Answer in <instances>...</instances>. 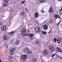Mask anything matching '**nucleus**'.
<instances>
[{
    "label": "nucleus",
    "instance_id": "nucleus-1",
    "mask_svg": "<svg viewBox=\"0 0 62 62\" xmlns=\"http://www.w3.org/2000/svg\"><path fill=\"white\" fill-rule=\"evenodd\" d=\"M9 0H4V2L5 3L4 4L3 7H8V3L9 2Z\"/></svg>",
    "mask_w": 62,
    "mask_h": 62
},
{
    "label": "nucleus",
    "instance_id": "nucleus-2",
    "mask_svg": "<svg viewBox=\"0 0 62 62\" xmlns=\"http://www.w3.org/2000/svg\"><path fill=\"white\" fill-rule=\"evenodd\" d=\"M24 37H25L26 36H29L28 37L30 38L31 40H33V38L32 37H33V36H34V34H33L30 33L29 35L28 34H26L25 35H24Z\"/></svg>",
    "mask_w": 62,
    "mask_h": 62
},
{
    "label": "nucleus",
    "instance_id": "nucleus-3",
    "mask_svg": "<svg viewBox=\"0 0 62 62\" xmlns=\"http://www.w3.org/2000/svg\"><path fill=\"white\" fill-rule=\"evenodd\" d=\"M16 48L15 47L12 48L11 50H10L9 53L11 55H12L14 54V51L16 50Z\"/></svg>",
    "mask_w": 62,
    "mask_h": 62
},
{
    "label": "nucleus",
    "instance_id": "nucleus-4",
    "mask_svg": "<svg viewBox=\"0 0 62 62\" xmlns=\"http://www.w3.org/2000/svg\"><path fill=\"white\" fill-rule=\"evenodd\" d=\"M43 54L44 55H47L49 54V51L47 50H45L44 51Z\"/></svg>",
    "mask_w": 62,
    "mask_h": 62
},
{
    "label": "nucleus",
    "instance_id": "nucleus-5",
    "mask_svg": "<svg viewBox=\"0 0 62 62\" xmlns=\"http://www.w3.org/2000/svg\"><path fill=\"white\" fill-rule=\"evenodd\" d=\"M29 50V49L28 48H25L24 49V51L25 53H27L28 52V51Z\"/></svg>",
    "mask_w": 62,
    "mask_h": 62
},
{
    "label": "nucleus",
    "instance_id": "nucleus-6",
    "mask_svg": "<svg viewBox=\"0 0 62 62\" xmlns=\"http://www.w3.org/2000/svg\"><path fill=\"white\" fill-rule=\"evenodd\" d=\"M43 29L44 30H46L47 29H48V26L46 24H45L44 25L43 27Z\"/></svg>",
    "mask_w": 62,
    "mask_h": 62
},
{
    "label": "nucleus",
    "instance_id": "nucleus-7",
    "mask_svg": "<svg viewBox=\"0 0 62 62\" xmlns=\"http://www.w3.org/2000/svg\"><path fill=\"white\" fill-rule=\"evenodd\" d=\"M27 58V56L26 55H23L21 57L22 59L23 60H25Z\"/></svg>",
    "mask_w": 62,
    "mask_h": 62
},
{
    "label": "nucleus",
    "instance_id": "nucleus-8",
    "mask_svg": "<svg viewBox=\"0 0 62 62\" xmlns=\"http://www.w3.org/2000/svg\"><path fill=\"white\" fill-rule=\"evenodd\" d=\"M1 30L3 31H5L6 30V27L4 26H2L1 27Z\"/></svg>",
    "mask_w": 62,
    "mask_h": 62
},
{
    "label": "nucleus",
    "instance_id": "nucleus-9",
    "mask_svg": "<svg viewBox=\"0 0 62 62\" xmlns=\"http://www.w3.org/2000/svg\"><path fill=\"white\" fill-rule=\"evenodd\" d=\"M26 29L25 28H23L22 29V32H21V34L22 35H24V33L26 32Z\"/></svg>",
    "mask_w": 62,
    "mask_h": 62
},
{
    "label": "nucleus",
    "instance_id": "nucleus-10",
    "mask_svg": "<svg viewBox=\"0 0 62 62\" xmlns=\"http://www.w3.org/2000/svg\"><path fill=\"white\" fill-rule=\"evenodd\" d=\"M35 18H38L39 16V13L37 12H36L35 13Z\"/></svg>",
    "mask_w": 62,
    "mask_h": 62
},
{
    "label": "nucleus",
    "instance_id": "nucleus-11",
    "mask_svg": "<svg viewBox=\"0 0 62 62\" xmlns=\"http://www.w3.org/2000/svg\"><path fill=\"white\" fill-rule=\"evenodd\" d=\"M49 48L50 50L51 51H54V47L53 46H50Z\"/></svg>",
    "mask_w": 62,
    "mask_h": 62
},
{
    "label": "nucleus",
    "instance_id": "nucleus-12",
    "mask_svg": "<svg viewBox=\"0 0 62 62\" xmlns=\"http://www.w3.org/2000/svg\"><path fill=\"white\" fill-rule=\"evenodd\" d=\"M61 38H58L57 39V41L58 43H60L61 41Z\"/></svg>",
    "mask_w": 62,
    "mask_h": 62
},
{
    "label": "nucleus",
    "instance_id": "nucleus-13",
    "mask_svg": "<svg viewBox=\"0 0 62 62\" xmlns=\"http://www.w3.org/2000/svg\"><path fill=\"white\" fill-rule=\"evenodd\" d=\"M56 51L57 52H61L62 54V51H61V49L59 48L58 47H57L56 48Z\"/></svg>",
    "mask_w": 62,
    "mask_h": 62
},
{
    "label": "nucleus",
    "instance_id": "nucleus-14",
    "mask_svg": "<svg viewBox=\"0 0 62 62\" xmlns=\"http://www.w3.org/2000/svg\"><path fill=\"white\" fill-rule=\"evenodd\" d=\"M54 17H55V18H59V19H60V18L59 16L58 15H57L56 14H55L54 15Z\"/></svg>",
    "mask_w": 62,
    "mask_h": 62
},
{
    "label": "nucleus",
    "instance_id": "nucleus-15",
    "mask_svg": "<svg viewBox=\"0 0 62 62\" xmlns=\"http://www.w3.org/2000/svg\"><path fill=\"white\" fill-rule=\"evenodd\" d=\"M49 12L51 13L53 12V9L51 7L50 8V9L49 11Z\"/></svg>",
    "mask_w": 62,
    "mask_h": 62
},
{
    "label": "nucleus",
    "instance_id": "nucleus-16",
    "mask_svg": "<svg viewBox=\"0 0 62 62\" xmlns=\"http://www.w3.org/2000/svg\"><path fill=\"white\" fill-rule=\"evenodd\" d=\"M3 39L4 40H7V39H8V38L6 36H4L3 37Z\"/></svg>",
    "mask_w": 62,
    "mask_h": 62
},
{
    "label": "nucleus",
    "instance_id": "nucleus-17",
    "mask_svg": "<svg viewBox=\"0 0 62 62\" xmlns=\"http://www.w3.org/2000/svg\"><path fill=\"white\" fill-rule=\"evenodd\" d=\"M42 33L43 34V35H46L47 34V32L46 31H42Z\"/></svg>",
    "mask_w": 62,
    "mask_h": 62
},
{
    "label": "nucleus",
    "instance_id": "nucleus-18",
    "mask_svg": "<svg viewBox=\"0 0 62 62\" xmlns=\"http://www.w3.org/2000/svg\"><path fill=\"white\" fill-rule=\"evenodd\" d=\"M37 59L36 58H34L33 59V61L34 62H36V61H37Z\"/></svg>",
    "mask_w": 62,
    "mask_h": 62
},
{
    "label": "nucleus",
    "instance_id": "nucleus-19",
    "mask_svg": "<svg viewBox=\"0 0 62 62\" xmlns=\"http://www.w3.org/2000/svg\"><path fill=\"white\" fill-rule=\"evenodd\" d=\"M19 43H20V40H17L16 41V44L17 45V44H19Z\"/></svg>",
    "mask_w": 62,
    "mask_h": 62
},
{
    "label": "nucleus",
    "instance_id": "nucleus-20",
    "mask_svg": "<svg viewBox=\"0 0 62 62\" xmlns=\"http://www.w3.org/2000/svg\"><path fill=\"white\" fill-rule=\"evenodd\" d=\"M12 56H9L8 58V59L9 60H11V59L12 58Z\"/></svg>",
    "mask_w": 62,
    "mask_h": 62
},
{
    "label": "nucleus",
    "instance_id": "nucleus-21",
    "mask_svg": "<svg viewBox=\"0 0 62 62\" xmlns=\"http://www.w3.org/2000/svg\"><path fill=\"white\" fill-rule=\"evenodd\" d=\"M5 48L6 49H7L8 48V46L7 44H6L5 45Z\"/></svg>",
    "mask_w": 62,
    "mask_h": 62
},
{
    "label": "nucleus",
    "instance_id": "nucleus-22",
    "mask_svg": "<svg viewBox=\"0 0 62 62\" xmlns=\"http://www.w3.org/2000/svg\"><path fill=\"white\" fill-rule=\"evenodd\" d=\"M29 54H32V52L31 51H29V50L28 51V52Z\"/></svg>",
    "mask_w": 62,
    "mask_h": 62
},
{
    "label": "nucleus",
    "instance_id": "nucleus-23",
    "mask_svg": "<svg viewBox=\"0 0 62 62\" xmlns=\"http://www.w3.org/2000/svg\"><path fill=\"white\" fill-rule=\"evenodd\" d=\"M50 23L51 24H52V23H53V20L52 19H51L50 21Z\"/></svg>",
    "mask_w": 62,
    "mask_h": 62
},
{
    "label": "nucleus",
    "instance_id": "nucleus-24",
    "mask_svg": "<svg viewBox=\"0 0 62 62\" xmlns=\"http://www.w3.org/2000/svg\"><path fill=\"white\" fill-rule=\"evenodd\" d=\"M40 32V28L39 27V28H38V29L37 32Z\"/></svg>",
    "mask_w": 62,
    "mask_h": 62
},
{
    "label": "nucleus",
    "instance_id": "nucleus-25",
    "mask_svg": "<svg viewBox=\"0 0 62 62\" xmlns=\"http://www.w3.org/2000/svg\"><path fill=\"white\" fill-rule=\"evenodd\" d=\"M41 2L42 3H44L45 2V0H40Z\"/></svg>",
    "mask_w": 62,
    "mask_h": 62
},
{
    "label": "nucleus",
    "instance_id": "nucleus-26",
    "mask_svg": "<svg viewBox=\"0 0 62 62\" xmlns=\"http://www.w3.org/2000/svg\"><path fill=\"white\" fill-rule=\"evenodd\" d=\"M38 28H39V27H37L35 29V31L36 32H37L38 31Z\"/></svg>",
    "mask_w": 62,
    "mask_h": 62
},
{
    "label": "nucleus",
    "instance_id": "nucleus-27",
    "mask_svg": "<svg viewBox=\"0 0 62 62\" xmlns=\"http://www.w3.org/2000/svg\"><path fill=\"white\" fill-rule=\"evenodd\" d=\"M39 42L38 41H37L36 42V45H38V44H39Z\"/></svg>",
    "mask_w": 62,
    "mask_h": 62
},
{
    "label": "nucleus",
    "instance_id": "nucleus-28",
    "mask_svg": "<svg viewBox=\"0 0 62 62\" xmlns=\"http://www.w3.org/2000/svg\"><path fill=\"white\" fill-rule=\"evenodd\" d=\"M56 57H58V58H60V56H59L57 55H56Z\"/></svg>",
    "mask_w": 62,
    "mask_h": 62
},
{
    "label": "nucleus",
    "instance_id": "nucleus-29",
    "mask_svg": "<svg viewBox=\"0 0 62 62\" xmlns=\"http://www.w3.org/2000/svg\"><path fill=\"white\" fill-rule=\"evenodd\" d=\"M25 0H24V1H23L22 2H21V3L22 4H24V2H25Z\"/></svg>",
    "mask_w": 62,
    "mask_h": 62
},
{
    "label": "nucleus",
    "instance_id": "nucleus-30",
    "mask_svg": "<svg viewBox=\"0 0 62 62\" xmlns=\"http://www.w3.org/2000/svg\"><path fill=\"white\" fill-rule=\"evenodd\" d=\"M10 34H11V35H13V34H14V32L12 31V32H11L10 33Z\"/></svg>",
    "mask_w": 62,
    "mask_h": 62
},
{
    "label": "nucleus",
    "instance_id": "nucleus-31",
    "mask_svg": "<svg viewBox=\"0 0 62 62\" xmlns=\"http://www.w3.org/2000/svg\"><path fill=\"white\" fill-rule=\"evenodd\" d=\"M54 42H55L57 40V39H56V38H55L54 39Z\"/></svg>",
    "mask_w": 62,
    "mask_h": 62
},
{
    "label": "nucleus",
    "instance_id": "nucleus-32",
    "mask_svg": "<svg viewBox=\"0 0 62 62\" xmlns=\"http://www.w3.org/2000/svg\"><path fill=\"white\" fill-rule=\"evenodd\" d=\"M24 14V13H23V12H22V13L21 14V15H23Z\"/></svg>",
    "mask_w": 62,
    "mask_h": 62
},
{
    "label": "nucleus",
    "instance_id": "nucleus-33",
    "mask_svg": "<svg viewBox=\"0 0 62 62\" xmlns=\"http://www.w3.org/2000/svg\"><path fill=\"white\" fill-rule=\"evenodd\" d=\"M55 55V54H53V55H52V57H54V55Z\"/></svg>",
    "mask_w": 62,
    "mask_h": 62
},
{
    "label": "nucleus",
    "instance_id": "nucleus-34",
    "mask_svg": "<svg viewBox=\"0 0 62 62\" xmlns=\"http://www.w3.org/2000/svg\"><path fill=\"white\" fill-rule=\"evenodd\" d=\"M60 22H61V21H60V22H59V23H58L57 24V25H58V24H59V23H60Z\"/></svg>",
    "mask_w": 62,
    "mask_h": 62
},
{
    "label": "nucleus",
    "instance_id": "nucleus-35",
    "mask_svg": "<svg viewBox=\"0 0 62 62\" xmlns=\"http://www.w3.org/2000/svg\"><path fill=\"white\" fill-rule=\"evenodd\" d=\"M2 24V23L1 22L0 23V25H1Z\"/></svg>",
    "mask_w": 62,
    "mask_h": 62
},
{
    "label": "nucleus",
    "instance_id": "nucleus-36",
    "mask_svg": "<svg viewBox=\"0 0 62 62\" xmlns=\"http://www.w3.org/2000/svg\"><path fill=\"white\" fill-rule=\"evenodd\" d=\"M42 62H44V61L43 60H42Z\"/></svg>",
    "mask_w": 62,
    "mask_h": 62
},
{
    "label": "nucleus",
    "instance_id": "nucleus-37",
    "mask_svg": "<svg viewBox=\"0 0 62 62\" xmlns=\"http://www.w3.org/2000/svg\"><path fill=\"white\" fill-rule=\"evenodd\" d=\"M51 31H50L49 32H48V33H51Z\"/></svg>",
    "mask_w": 62,
    "mask_h": 62
},
{
    "label": "nucleus",
    "instance_id": "nucleus-38",
    "mask_svg": "<svg viewBox=\"0 0 62 62\" xmlns=\"http://www.w3.org/2000/svg\"><path fill=\"white\" fill-rule=\"evenodd\" d=\"M42 13H44V12L43 11V10H42Z\"/></svg>",
    "mask_w": 62,
    "mask_h": 62
},
{
    "label": "nucleus",
    "instance_id": "nucleus-39",
    "mask_svg": "<svg viewBox=\"0 0 62 62\" xmlns=\"http://www.w3.org/2000/svg\"><path fill=\"white\" fill-rule=\"evenodd\" d=\"M30 31L29 30H28V32H29Z\"/></svg>",
    "mask_w": 62,
    "mask_h": 62
},
{
    "label": "nucleus",
    "instance_id": "nucleus-40",
    "mask_svg": "<svg viewBox=\"0 0 62 62\" xmlns=\"http://www.w3.org/2000/svg\"><path fill=\"white\" fill-rule=\"evenodd\" d=\"M58 1H61V0H58Z\"/></svg>",
    "mask_w": 62,
    "mask_h": 62
},
{
    "label": "nucleus",
    "instance_id": "nucleus-41",
    "mask_svg": "<svg viewBox=\"0 0 62 62\" xmlns=\"http://www.w3.org/2000/svg\"><path fill=\"white\" fill-rule=\"evenodd\" d=\"M26 11H28V9H26Z\"/></svg>",
    "mask_w": 62,
    "mask_h": 62
},
{
    "label": "nucleus",
    "instance_id": "nucleus-42",
    "mask_svg": "<svg viewBox=\"0 0 62 62\" xmlns=\"http://www.w3.org/2000/svg\"><path fill=\"white\" fill-rule=\"evenodd\" d=\"M61 59H62V58H61Z\"/></svg>",
    "mask_w": 62,
    "mask_h": 62
},
{
    "label": "nucleus",
    "instance_id": "nucleus-43",
    "mask_svg": "<svg viewBox=\"0 0 62 62\" xmlns=\"http://www.w3.org/2000/svg\"><path fill=\"white\" fill-rule=\"evenodd\" d=\"M5 17V16H3L2 17Z\"/></svg>",
    "mask_w": 62,
    "mask_h": 62
},
{
    "label": "nucleus",
    "instance_id": "nucleus-44",
    "mask_svg": "<svg viewBox=\"0 0 62 62\" xmlns=\"http://www.w3.org/2000/svg\"><path fill=\"white\" fill-rule=\"evenodd\" d=\"M61 25L62 26V24H61Z\"/></svg>",
    "mask_w": 62,
    "mask_h": 62
}]
</instances>
